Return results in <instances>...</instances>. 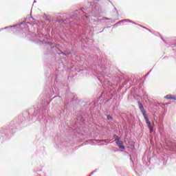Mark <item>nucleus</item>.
Segmentation results:
<instances>
[{
	"mask_svg": "<svg viewBox=\"0 0 176 176\" xmlns=\"http://www.w3.org/2000/svg\"><path fill=\"white\" fill-rule=\"evenodd\" d=\"M139 108L146 120V124L150 130V133H152L153 131V127L151 124V122H149V118H148V114H146V112L145 111V109L144 108V105H142V103L141 101H139L138 102Z\"/></svg>",
	"mask_w": 176,
	"mask_h": 176,
	"instance_id": "f257e3e1",
	"label": "nucleus"
},
{
	"mask_svg": "<svg viewBox=\"0 0 176 176\" xmlns=\"http://www.w3.org/2000/svg\"><path fill=\"white\" fill-rule=\"evenodd\" d=\"M114 142L117 144V146L120 148V149H125L124 145L123 144V142L120 140V138H116Z\"/></svg>",
	"mask_w": 176,
	"mask_h": 176,
	"instance_id": "f03ea898",
	"label": "nucleus"
},
{
	"mask_svg": "<svg viewBox=\"0 0 176 176\" xmlns=\"http://www.w3.org/2000/svg\"><path fill=\"white\" fill-rule=\"evenodd\" d=\"M164 98L167 100H176V96L173 95H166Z\"/></svg>",
	"mask_w": 176,
	"mask_h": 176,
	"instance_id": "7ed1b4c3",
	"label": "nucleus"
},
{
	"mask_svg": "<svg viewBox=\"0 0 176 176\" xmlns=\"http://www.w3.org/2000/svg\"><path fill=\"white\" fill-rule=\"evenodd\" d=\"M91 141H96L97 142H107V140H91Z\"/></svg>",
	"mask_w": 176,
	"mask_h": 176,
	"instance_id": "20e7f679",
	"label": "nucleus"
},
{
	"mask_svg": "<svg viewBox=\"0 0 176 176\" xmlns=\"http://www.w3.org/2000/svg\"><path fill=\"white\" fill-rule=\"evenodd\" d=\"M108 120H111L112 119V117L111 116H107Z\"/></svg>",
	"mask_w": 176,
	"mask_h": 176,
	"instance_id": "39448f33",
	"label": "nucleus"
},
{
	"mask_svg": "<svg viewBox=\"0 0 176 176\" xmlns=\"http://www.w3.org/2000/svg\"><path fill=\"white\" fill-rule=\"evenodd\" d=\"M113 138H115V140H116V138H119V137L118 136V135H114Z\"/></svg>",
	"mask_w": 176,
	"mask_h": 176,
	"instance_id": "423d86ee",
	"label": "nucleus"
},
{
	"mask_svg": "<svg viewBox=\"0 0 176 176\" xmlns=\"http://www.w3.org/2000/svg\"><path fill=\"white\" fill-rule=\"evenodd\" d=\"M89 176H91V175H90Z\"/></svg>",
	"mask_w": 176,
	"mask_h": 176,
	"instance_id": "0eeeda50",
	"label": "nucleus"
}]
</instances>
